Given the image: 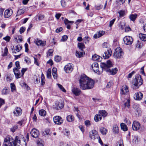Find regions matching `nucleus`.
I'll return each mask as SVG.
<instances>
[{
  "label": "nucleus",
  "mask_w": 146,
  "mask_h": 146,
  "mask_svg": "<svg viewBox=\"0 0 146 146\" xmlns=\"http://www.w3.org/2000/svg\"><path fill=\"white\" fill-rule=\"evenodd\" d=\"M80 86L82 90H86L92 88L94 86V81L89 78L85 75H82L79 79Z\"/></svg>",
  "instance_id": "f257e3e1"
},
{
  "label": "nucleus",
  "mask_w": 146,
  "mask_h": 146,
  "mask_svg": "<svg viewBox=\"0 0 146 146\" xmlns=\"http://www.w3.org/2000/svg\"><path fill=\"white\" fill-rule=\"evenodd\" d=\"M120 94L121 100L123 102L125 106L129 108L130 106L129 95L128 88L127 86L124 85L121 87L120 89Z\"/></svg>",
  "instance_id": "f03ea898"
},
{
  "label": "nucleus",
  "mask_w": 146,
  "mask_h": 146,
  "mask_svg": "<svg viewBox=\"0 0 146 146\" xmlns=\"http://www.w3.org/2000/svg\"><path fill=\"white\" fill-rule=\"evenodd\" d=\"M17 136H16L15 140L10 136H7L4 139L3 146H16V142L18 139Z\"/></svg>",
  "instance_id": "7ed1b4c3"
},
{
  "label": "nucleus",
  "mask_w": 146,
  "mask_h": 146,
  "mask_svg": "<svg viewBox=\"0 0 146 146\" xmlns=\"http://www.w3.org/2000/svg\"><path fill=\"white\" fill-rule=\"evenodd\" d=\"M132 84L135 87V88H133V89L138 88L139 86L143 84V80L140 75L137 74L135 76V78L133 81Z\"/></svg>",
  "instance_id": "20e7f679"
},
{
  "label": "nucleus",
  "mask_w": 146,
  "mask_h": 146,
  "mask_svg": "<svg viewBox=\"0 0 146 146\" xmlns=\"http://www.w3.org/2000/svg\"><path fill=\"white\" fill-rule=\"evenodd\" d=\"M132 128L133 129L134 131L140 130V131H143L144 130V127L141 126L139 122L135 121L133 122Z\"/></svg>",
  "instance_id": "39448f33"
},
{
  "label": "nucleus",
  "mask_w": 146,
  "mask_h": 146,
  "mask_svg": "<svg viewBox=\"0 0 146 146\" xmlns=\"http://www.w3.org/2000/svg\"><path fill=\"white\" fill-rule=\"evenodd\" d=\"M17 136L19 138L16 142V145L19 144L21 146L18 145V146H26V141L23 136L20 135Z\"/></svg>",
  "instance_id": "423d86ee"
},
{
  "label": "nucleus",
  "mask_w": 146,
  "mask_h": 146,
  "mask_svg": "<svg viewBox=\"0 0 146 146\" xmlns=\"http://www.w3.org/2000/svg\"><path fill=\"white\" fill-rule=\"evenodd\" d=\"M123 54L121 49L120 47H118L115 50L113 56L114 58H121Z\"/></svg>",
  "instance_id": "0eeeda50"
},
{
  "label": "nucleus",
  "mask_w": 146,
  "mask_h": 146,
  "mask_svg": "<svg viewBox=\"0 0 146 146\" xmlns=\"http://www.w3.org/2000/svg\"><path fill=\"white\" fill-rule=\"evenodd\" d=\"M112 66V64L110 60L107 61L106 63L102 62L101 63L100 66L102 69L104 70L106 69L109 68Z\"/></svg>",
  "instance_id": "6e6552de"
},
{
  "label": "nucleus",
  "mask_w": 146,
  "mask_h": 146,
  "mask_svg": "<svg viewBox=\"0 0 146 146\" xmlns=\"http://www.w3.org/2000/svg\"><path fill=\"white\" fill-rule=\"evenodd\" d=\"M89 136L90 138L93 140L98 139L99 137L98 132L95 130H93L90 132Z\"/></svg>",
  "instance_id": "1a4fd4ad"
},
{
  "label": "nucleus",
  "mask_w": 146,
  "mask_h": 146,
  "mask_svg": "<svg viewBox=\"0 0 146 146\" xmlns=\"http://www.w3.org/2000/svg\"><path fill=\"white\" fill-rule=\"evenodd\" d=\"M123 41L125 44L129 45L132 43L133 40L132 37L126 36L123 38Z\"/></svg>",
  "instance_id": "9d476101"
},
{
  "label": "nucleus",
  "mask_w": 146,
  "mask_h": 146,
  "mask_svg": "<svg viewBox=\"0 0 146 146\" xmlns=\"http://www.w3.org/2000/svg\"><path fill=\"white\" fill-rule=\"evenodd\" d=\"M54 122L56 124L60 125L62 124L63 122V119L59 116H54L53 118Z\"/></svg>",
  "instance_id": "9b49d317"
},
{
  "label": "nucleus",
  "mask_w": 146,
  "mask_h": 146,
  "mask_svg": "<svg viewBox=\"0 0 146 146\" xmlns=\"http://www.w3.org/2000/svg\"><path fill=\"white\" fill-rule=\"evenodd\" d=\"M54 109L56 110H60L64 107V102H59L56 101L55 103Z\"/></svg>",
  "instance_id": "f8f14e48"
},
{
  "label": "nucleus",
  "mask_w": 146,
  "mask_h": 146,
  "mask_svg": "<svg viewBox=\"0 0 146 146\" xmlns=\"http://www.w3.org/2000/svg\"><path fill=\"white\" fill-rule=\"evenodd\" d=\"M117 70H118L117 68H115L111 69H110V68H107V69H106L105 70H104V71L107 72L109 74L114 75L116 74L117 72Z\"/></svg>",
  "instance_id": "ddd939ff"
},
{
  "label": "nucleus",
  "mask_w": 146,
  "mask_h": 146,
  "mask_svg": "<svg viewBox=\"0 0 146 146\" xmlns=\"http://www.w3.org/2000/svg\"><path fill=\"white\" fill-rule=\"evenodd\" d=\"M31 134L33 137L36 138L39 135V132L37 129L34 128L31 130Z\"/></svg>",
  "instance_id": "4468645a"
},
{
  "label": "nucleus",
  "mask_w": 146,
  "mask_h": 146,
  "mask_svg": "<svg viewBox=\"0 0 146 146\" xmlns=\"http://www.w3.org/2000/svg\"><path fill=\"white\" fill-rule=\"evenodd\" d=\"M72 64L68 63L64 67V70L66 73H70L73 70Z\"/></svg>",
  "instance_id": "2eb2a0df"
},
{
  "label": "nucleus",
  "mask_w": 146,
  "mask_h": 146,
  "mask_svg": "<svg viewBox=\"0 0 146 146\" xmlns=\"http://www.w3.org/2000/svg\"><path fill=\"white\" fill-rule=\"evenodd\" d=\"M14 115L16 117H18L21 115L22 113V110L19 108L17 107L13 111Z\"/></svg>",
  "instance_id": "dca6fc26"
},
{
  "label": "nucleus",
  "mask_w": 146,
  "mask_h": 146,
  "mask_svg": "<svg viewBox=\"0 0 146 146\" xmlns=\"http://www.w3.org/2000/svg\"><path fill=\"white\" fill-rule=\"evenodd\" d=\"M13 13V11L11 9L6 10L4 13V15L5 18H8L10 17Z\"/></svg>",
  "instance_id": "f3484780"
},
{
  "label": "nucleus",
  "mask_w": 146,
  "mask_h": 146,
  "mask_svg": "<svg viewBox=\"0 0 146 146\" xmlns=\"http://www.w3.org/2000/svg\"><path fill=\"white\" fill-rule=\"evenodd\" d=\"M22 46L20 44H18L12 48V52L16 54L17 52H19L22 49Z\"/></svg>",
  "instance_id": "a211bd4d"
},
{
  "label": "nucleus",
  "mask_w": 146,
  "mask_h": 146,
  "mask_svg": "<svg viewBox=\"0 0 146 146\" xmlns=\"http://www.w3.org/2000/svg\"><path fill=\"white\" fill-rule=\"evenodd\" d=\"M13 71L16 78L18 79L22 76L19 69H18L16 68H14L13 69Z\"/></svg>",
  "instance_id": "6ab92c4d"
},
{
  "label": "nucleus",
  "mask_w": 146,
  "mask_h": 146,
  "mask_svg": "<svg viewBox=\"0 0 146 146\" xmlns=\"http://www.w3.org/2000/svg\"><path fill=\"white\" fill-rule=\"evenodd\" d=\"M112 52L111 49L110 48L107 49L106 51L104 52V55L103 56L104 59L109 58L111 55Z\"/></svg>",
  "instance_id": "aec40b11"
},
{
  "label": "nucleus",
  "mask_w": 146,
  "mask_h": 146,
  "mask_svg": "<svg viewBox=\"0 0 146 146\" xmlns=\"http://www.w3.org/2000/svg\"><path fill=\"white\" fill-rule=\"evenodd\" d=\"M143 97V94L141 92H139L135 93L134 95V99L136 100H140L142 99Z\"/></svg>",
  "instance_id": "412c9836"
},
{
  "label": "nucleus",
  "mask_w": 146,
  "mask_h": 146,
  "mask_svg": "<svg viewBox=\"0 0 146 146\" xmlns=\"http://www.w3.org/2000/svg\"><path fill=\"white\" fill-rule=\"evenodd\" d=\"M92 68L93 71L99 74V66L98 63L97 62L94 63L92 65Z\"/></svg>",
  "instance_id": "4be33fe9"
},
{
  "label": "nucleus",
  "mask_w": 146,
  "mask_h": 146,
  "mask_svg": "<svg viewBox=\"0 0 146 146\" xmlns=\"http://www.w3.org/2000/svg\"><path fill=\"white\" fill-rule=\"evenodd\" d=\"M36 44L38 46H44L46 44V41H42L38 39H37L35 41Z\"/></svg>",
  "instance_id": "5701e85b"
},
{
  "label": "nucleus",
  "mask_w": 146,
  "mask_h": 146,
  "mask_svg": "<svg viewBox=\"0 0 146 146\" xmlns=\"http://www.w3.org/2000/svg\"><path fill=\"white\" fill-rule=\"evenodd\" d=\"M72 92L76 96L79 95L81 93V90L78 88H74L72 89Z\"/></svg>",
  "instance_id": "b1692460"
},
{
  "label": "nucleus",
  "mask_w": 146,
  "mask_h": 146,
  "mask_svg": "<svg viewBox=\"0 0 146 146\" xmlns=\"http://www.w3.org/2000/svg\"><path fill=\"white\" fill-rule=\"evenodd\" d=\"M104 33L105 32L104 31H100L94 35V37L95 38H99L103 36Z\"/></svg>",
  "instance_id": "393cba45"
},
{
  "label": "nucleus",
  "mask_w": 146,
  "mask_h": 146,
  "mask_svg": "<svg viewBox=\"0 0 146 146\" xmlns=\"http://www.w3.org/2000/svg\"><path fill=\"white\" fill-rule=\"evenodd\" d=\"M52 74L54 79H56L57 77V70L56 68H53L52 70Z\"/></svg>",
  "instance_id": "a878e982"
},
{
  "label": "nucleus",
  "mask_w": 146,
  "mask_h": 146,
  "mask_svg": "<svg viewBox=\"0 0 146 146\" xmlns=\"http://www.w3.org/2000/svg\"><path fill=\"white\" fill-rule=\"evenodd\" d=\"M9 88L5 87L1 91L2 94L3 95H7L9 94Z\"/></svg>",
  "instance_id": "bb28decb"
},
{
  "label": "nucleus",
  "mask_w": 146,
  "mask_h": 146,
  "mask_svg": "<svg viewBox=\"0 0 146 146\" xmlns=\"http://www.w3.org/2000/svg\"><path fill=\"white\" fill-rule=\"evenodd\" d=\"M66 119L69 122H72L74 120V117L72 115H70L67 116Z\"/></svg>",
  "instance_id": "cd10ccee"
},
{
  "label": "nucleus",
  "mask_w": 146,
  "mask_h": 146,
  "mask_svg": "<svg viewBox=\"0 0 146 146\" xmlns=\"http://www.w3.org/2000/svg\"><path fill=\"white\" fill-rule=\"evenodd\" d=\"M137 16L136 14H131L129 15V17L131 21L134 22L136 19Z\"/></svg>",
  "instance_id": "c85d7f7f"
},
{
  "label": "nucleus",
  "mask_w": 146,
  "mask_h": 146,
  "mask_svg": "<svg viewBox=\"0 0 146 146\" xmlns=\"http://www.w3.org/2000/svg\"><path fill=\"white\" fill-rule=\"evenodd\" d=\"M113 131L114 134H117L119 131L118 127L117 125H114L113 127Z\"/></svg>",
  "instance_id": "c756f323"
},
{
  "label": "nucleus",
  "mask_w": 146,
  "mask_h": 146,
  "mask_svg": "<svg viewBox=\"0 0 146 146\" xmlns=\"http://www.w3.org/2000/svg\"><path fill=\"white\" fill-rule=\"evenodd\" d=\"M84 54V52H80L78 51H76V55L78 58H80L82 57Z\"/></svg>",
  "instance_id": "7c9ffc66"
},
{
  "label": "nucleus",
  "mask_w": 146,
  "mask_h": 146,
  "mask_svg": "<svg viewBox=\"0 0 146 146\" xmlns=\"http://www.w3.org/2000/svg\"><path fill=\"white\" fill-rule=\"evenodd\" d=\"M102 118V116L100 114H96L94 117V119L95 121L98 122L101 120Z\"/></svg>",
  "instance_id": "2f4dec72"
},
{
  "label": "nucleus",
  "mask_w": 146,
  "mask_h": 146,
  "mask_svg": "<svg viewBox=\"0 0 146 146\" xmlns=\"http://www.w3.org/2000/svg\"><path fill=\"white\" fill-rule=\"evenodd\" d=\"M139 37L141 40L142 41H146V35L142 33H140L139 34Z\"/></svg>",
  "instance_id": "473e14b6"
},
{
  "label": "nucleus",
  "mask_w": 146,
  "mask_h": 146,
  "mask_svg": "<svg viewBox=\"0 0 146 146\" xmlns=\"http://www.w3.org/2000/svg\"><path fill=\"white\" fill-rule=\"evenodd\" d=\"M121 129L124 131H126L127 130L128 128L127 125L125 124L121 123L120 124Z\"/></svg>",
  "instance_id": "72a5a7b5"
},
{
  "label": "nucleus",
  "mask_w": 146,
  "mask_h": 146,
  "mask_svg": "<svg viewBox=\"0 0 146 146\" xmlns=\"http://www.w3.org/2000/svg\"><path fill=\"white\" fill-rule=\"evenodd\" d=\"M118 13L119 14V17H118V20L120 17H122L124 16L125 15V11L124 10H121L118 12Z\"/></svg>",
  "instance_id": "f704fd0d"
},
{
  "label": "nucleus",
  "mask_w": 146,
  "mask_h": 146,
  "mask_svg": "<svg viewBox=\"0 0 146 146\" xmlns=\"http://www.w3.org/2000/svg\"><path fill=\"white\" fill-rule=\"evenodd\" d=\"M99 114H100L104 117H106L107 114L106 111L104 110H100L99 111Z\"/></svg>",
  "instance_id": "c9c22d12"
},
{
  "label": "nucleus",
  "mask_w": 146,
  "mask_h": 146,
  "mask_svg": "<svg viewBox=\"0 0 146 146\" xmlns=\"http://www.w3.org/2000/svg\"><path fill=\"white\" fill-rule=\"evenodd\" d=\"M25 12V9H22L19 10L17 12L16 16H19L23 14Z\"/></svg>",
  "instance_id": "e433bc0d"
},
{
  "label": "nucleus",
  "mask_w": 146,
  "mask_h": 146,
  "mask_svg": "<svg viewBox=\"0 0 146 146\" xmlns=\"http://www.w3.org/2000/svg\"><path fill=\"white\" fill-rule=\"evenodd\" d=\"M108 130L104 127H102L100 129V131L103 135H106L107 132Z\"/></svg>",
  "instance_id": "4c0bfd02"
},
{
  "label": "nucleus",
  "mask_w": 146,
  "mask_h": 146,
  "mask_svg": "<svg viewBox=\"0 0 146 146\" xmlns=\"http://www.w3.org/2000/svg\"><path fill=\"white\" fill-rule=\"evenodd\" d=\"M15 39L16 40H17L18 42H19L18 41H19V42H21L22 41V36L21 35H17L15 37Z\"/></svg>",
  "instance_id": "58836bf2"
},
{
  "label": "nucleus",
  "mask_w": 146,
  "mask_h": 146,
  "mask_svg": "<svg viewBox=\"0 0 146 146\" xmlns=\"http://www.w3.org/2000/svg\"><path fill=\"white\" fill-rule=\"evenodd\" d=\"M78 46L79 48L82 50L83 49L85 48L84 44L82 42L78 43Z\"/></svg>",
  "instance_id": "ea45409f"
},
{
  "label": "nucleus",
  "mask_w": 146,
  "mask_h": 146,
  "mask_svg": "<svg viewBox=\"0 0 146 146\" xmlns=\"http://www.w3.org/2000/svg\"><path fill=\"white\" fill-rule=\"evenodd\" d=\"M92 58L94 61H98L100 60V56L96 54L92 56Z\"/></svg>",
  "instance_id": "a19ab883"
},
{
  "label": "nucleus",
  "mask_w": 146,
  "mask_h": 146,
  "mask_svg": "<svg viewBox=\"0 0 146 146\" xmlns=\"http://www.w3.org/2000/svg\"><path fill=\"white\" fill-rule=\"evenodd\" d=\"M39 115L42 116H45L46 114V112L44 110H41L39 111Z\"/></svg>",
  "instance_id": "79ce46f5"
},
{
  "label": "nucleus",
  "mask_w": 146,
  "mask_h": 146,
  "mask_svg": "<svg viewBox=\"0 0 146 146\" xmlns=\"http://www.w3.org/2000/svg\"><path fill=\"white\" fill-rule=\"evenodd\" d=\"M51 69L50 68L48 69L46 72L47 77L48 78H50L51 77Z\"/></svg>",
  "instance_id": "37998d69"
},
{
  "label": "nucleus",
  "mask_w": 146,
  "mask_h": 146,
  "mask_svg": "<svg viewBox=\"0 0 146 146\" xmlns=\"http://www.w3.org/2000/svg\"><path fill=\"white\" fill-rule=\"evenodd\" d=\"M57 85L58 86V88H59L63 92H66V91L65 88L63 87V86L61 84H57Z\"/></svg>",
  "instance_id": "c03bdc74"
},
{
  "label": "nucleus",
  "mask_w": 146,
  "mask_h": 146,
  "mask_svg": "<svg viewBox=\"0 0 146 146\" xmlns=\"http://www.w3.org/2000/svg\"><path fill=\"white\" fill-rule=\"evenodd\" d=\"M10 85L11 91L12 92H14L16 90V87L14 83H11Z\"/></svg>",
  "instance_id": "a18cd8bd"
},
{
  "label": "nucleus",
  "mask_w": 146,
  "mask_h": 146,
  "mask_svg": "<svg viewBox=\"0 0 146 146\" xmlns=\"http://www.w3.org/2000/svg\"><path fill=\"white\" fill-rule=\"evenodd\" d=\"M54 60L56 62H58L61 61V58L60 56H56L54 57Z\"/></svg>",
  "instance_id": "49530a36"
},
{
  "label": "nucleus",
  "mask_w": 146,
  "mask_h": 146,
  "mask_svg": "<svg viewBox=\"0 0 146 146\" xmlns=\"http://www.w3.org/2000/svg\"><path fill=\"white\" fill-rule=\"evenodd\" d=\"M143 46V44L141 41H138L137 44L136 45L137 47L139 48H141Z\"/></svg>",
  "instance_id": "de8ad7c7"
},
{
  "label": "nucleus",
  "mask_w": 146,
  "mask_h": 146,
  "mask_svg": "<svg viewBox=\"0 0 146 146\" xmlns=\"http://www.w3.org/2000/svg\"><path fill=\"white\" fill-rule=\"evenodd\" d=\"M24 61L28 64H31V62L30 59L27 56H25V57Z\"/></svg>",
  "instance_id": "09e8293b"
},
{
  "label": "nucleus",
  "mask_w": 146,
  "mask_h": 146,
  "mask_svg": "<svg viewBox=\"0 0 146 146\" xmlns=\"http://www.w3.org/2000/svg\"><path fill=\"white\" fill-rule=\"evenodd\" d=\"M8 53V49L7 47H5L4 51V53L2 54L3 56H5L7 55Z\"/></svg>",
  "instance_id": "8fccbe9b"
},
{
  "label": "nucleus",
  "mask_w": 146,
  "mask_h": 146,
  "mask_svg": "<svg viewBox=\"0 0 146 146\" xmlns=\"http://www.w3.org/2000/svg\"><path fill=\"white\" fill-rule=\"evenodd\" d=\"M90 38L88 36H86L84 38V41L85 44H87L89 43Z\"/></svg>",
  "instance_id": "3c124183"
},
{
  "label": "nucleus",
  "mask_w": 146,
  "mask_h": 146,
  "mask_svg": "<svg viewBox=\"0 0 146 146\" xmlns=\"http://www.w3.org/2000/svg\"><path fill=\"white\" fill-rule=\"evenodd\" d=\"M102 46L104 48H107L109 47L110 45L107 42H104L102 44Z\"/></svg>",
  "instance_id": "603ef678"
},
{
  "label": "nucleus",
  "mask_w": 146,
  "mask_h": 146,
  "mask_svg": "<svg viewBox=\"0 0 146 146\" xmlns=\"http://www.w3.org/2000/svg\"><path fill=\"white\" fill-rule=\"evenodd\" d=\"M18 128L17 125H15L11 128V131L13 132H14Z\"/></svg>",
  "instance_id": "864d4df0"
},
{
  "label": "nucleus",
  "mask_w": 146,
  "mask_h": 146,
  "mask_svg": "<svg viewBox=\"0 0 146 146\" xmlns=\"http://www.w3.org/2000/svg\"><path fill=\"white\" fill-rule=\"evenodd\" d=\"M64 21L66 25L69 24V23H74L73 21H69L67 19H66L64 20Z\"/></svg>",
  "instance_id": "5fc2aeb1"
},
{
  "label": "nucleus",
  "mask_w": 146,
  "mask_h": 146,
  "mask_svg": "<svg viewBox=\"0 0 146 146\" xmlns=\"http://www.w3.org/2000/svg\"><path fill=\"white\" fill-rule=\"evenodd\" d=\"M116 146H123V142L122 140H120L117 144Z\"/></svg>",
  "instance_id": "6e6d98bb"
},
{
  "label": "nucleus",
  "mask_w": 146,
  "mask_h": 146,
  "mask_svg": "<svg viewBox=\"0 0 146 146\" xmlns=\"http://www.w3.org/2000/svg\"><path fill=\"white\" fill-rule=\"evenodd\" d=\"M136 72L135 71H132L131 73H129L128 75V76L127 77L128 78H130L132 77L133 75Z\"/></svg>",
  "instance_id": "4d7b16f0"
},
{
  "label": "nucleus",
  "mask_w": 146,
  "mask_h": 146,
  "mask_svg": "<svg viewBox=\"0 0 146 146\" xmlns=\"http://www.w3.org/2000/svg\"><path fill=\"white\" fill-rule=\"evenodd\" d=\"M3 39L5 40L6 41L9 42L10 40L11 37L8 36H7L5 37H3Z\"/></svg>",
  "instance_id": "13d9d810"
},
{
  "label": "nucleus",
  "mask_w": 146,
  "mask_h": 146,
  "mask_svg": "<svg viewBox=\"0 0 146 146\" xmlns=\"http://www.w3.org/2000/svg\"><path fill=\"white\" fill-rule=\"evenodd\" d=\"M68 38V36L66 35H64L63 36L62 38L61 39V41H65Z\"/></svg>",
  "instance_id": "bf43d9fd"
},
{
  "label": "nucleus",
  "mask_w": 146,
  "mask_h": 146,
  "mask_svg": "<svg viewBox=\"0 0 146 146\" xmlns=\"http://www.w3.org/2000/svg\"><path fill=\"white\" fill-rule=\"evenodd\" d=\"M113 84V82L112 81H110L108 83L107 85L106 88H109Z\"/></svg>",
  "instance_id": "052dcab7"
},
{
  "label": "nucleus",
  "mask_w": 146,
  "mask_h": 146,
  "mask_svg": "<svg viewBox=\"0 0 146 146\" xmlns=\"http://www.w3.org/2000/svg\"><path fill=\"white\" fill-rule=\"evenodd\" d=\"M25 51L26 52H28L29 49L28 48V44L27 43H26L25 44Z\"/></svg>",
  "instance_id": "680f3d73"
},
{
  "label": "nucleus",
  "mask_w": 146,
  "mask_h": 146,
  "mask_svg": "<svg viewBox=\"0 0 146 146\" xmlns=\"http://www.w3.org/2000/svg\"><path fill=\"white\" fill-rule=\"evenodd\" d=\"M53 52V50L52 49H50L48 51V55L49 56H52V54Z\"/></svg>",
  "instance_id": "e2e57ef3"
},
{
  "label": "nucleus",
  "mask_w": 146,
  "mask_h": 146,
  "mask_svg": "<svg viewBox=\"0 0 146 146\" xmlns=\"http://www.w3.org/2000/svg\"><path fill=\"white\" fill-rule=\"evenodd\" d=\"M25 30V28L23 27H21L19 30L20 33L21 34L23 33Z\"/></svg>",
  "instance_id": "0e129e2a"
},
{
  "label": "nucleus",
  "mask_w": 146,
  "mask_h": 146,
  "mask_svg": "<svg viewBox=\"0 0 146 146\" xmlns=\"http://www.w3.org/2000/svg\"><path fill=\"white\" fill-rule=\"evenodd\" d=\"M15 64L16 66L17 67L16 68L18 69H19L20 68H21L20 67L19 62V61H16L15 63Z\"/></svg>",
  "instance_id": "69168bd1"
},
{
  "label": "nucleus",
  "mask_w": 146,
  "mask_h": 146,
  "mask_svg": "<svg viewBox=\"0 0 146 146\" xmlns=\"http://www.w3.org/2000/svg\"><path fill=\"white\" fill-rule=\"evenodd\" d=\"M115 20V19H114L110 21V25H109V26L110 27H111L112 26V25H113Z\"/></svg>",
  "instance_id": "338daca9"
},
{
  "label": "nucleus",
  "mask_w": 146,
  "mask_h": 146,
  "mask_svg": "<svg viewBox=\"0 0 146 146\" xmlns=\"http://www.w3.org/2000/svg\"><path fill=\"white\" fill-rule=\"evenodd\" d=\"M45 77H43V76L41 77V85H43L45 83Z\"/></svg>",
  "instance_id": "774afa93"
}]
</instances>
